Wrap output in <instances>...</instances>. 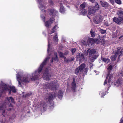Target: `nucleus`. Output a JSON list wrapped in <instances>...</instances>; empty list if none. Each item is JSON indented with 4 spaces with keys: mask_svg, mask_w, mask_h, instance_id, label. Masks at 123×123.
I'll return each mask as SVG.
<instances>
[{
    "mask_svg": "<svg viewBox=\"0 0 123 123\" xmlns=\"http://www.w3.org/2000/svg\"><path fill=\"white\" fill-rule=\"evenodd\" d=\"M96 51L94 49H88L86 52H85V55H86L89 53V55L91 56L92 55H93L96 53Z\"/></svg>",
    "mask_w": 123,
    "mask_h": 123,
    "instance_id": "14",
    "label": "nucleus"
},
{
    "mask_svg": "<svg viewBox=\"0 0 123 123\" xmlns=\"http://www.w3.org/2000/svg\"><path fill=\"white\" fill-rule=\"evenodd\" d=\"M96 59V58H94V59Z\"/></svg>",
    "mask_w": 123,
    "mask_h": 123,
    "instance_id": "53",
    "label": "nucleus"
},
{
    "mask_svg": "<svg viewBox=\"0 0 123 123\" xmlns=\"http://www.w3.org/2000/svg\"><path fill=\"white\" fill-rule=\"evenodd\" d=\"M54 55L55 57H54L52 58L51 62H53V60H54L55 61H58V58L57 57V54L56 53L54 52L52 54V55H49V56H51V55Z\"/></svg>",
    "mask_w": 123,
    "mask_h": 123,
    "instance_id": "18",
    "label": "nucleus"
},
{
    "mask_svg": "<svg viewBox=\"0 0 123 123\" xmlns=\"http://www.w3.org/2000/svg\"><path fill=\"white\" fill-rule=\"evenodd\" d=\"M103 61H104L105 63H108L110 61V60L107 58H102Z\"/></svg>",
    "mask_w": 123,
    "mask_h": 123,
    "instance_id": "25",
    "label": "nucleus"
},
{
    "mask_svg": "<svg viewBox=\"0 0 123 123\" xmlns=\"http://www.w3.org/2000/svg\"><path fill=\"white\" fill-rule=\"evenodd\" d=\"M37 0L38 2L39 3V5H38V7L42 11L41 15V18L42 20L44 22L46 19L48 18L47 16H46L45 17L44 14L46 12V11L44 9L47 8V6L43 4L44 3L43 2L42 0Z\"/></svg>",
    "mask_w": 123,
    "mask_h": 123,
    "instance_id": "4",
    "label": "nucleus"
},
{
    "mask_svg": "<svg viewBox=\"0 0 123 123\" xmlns=\"http://www.w3.org/2000/svg\"><path fill=\"white\" fill-rule=\"evenodd\" d=\"M121 37H120L119 38V39H120L121 38Z\"/></svg>",
    "mask_w": 123,
    "mask_h": 123,
    "instance_id": "51",
    "label": "nucleus"
},
{
    "mask_svg": "<svg viewBox=\"0 0 123 123\" xmlns=\"http://www.w3.org/2000/svg\"><path fill=\"white\" fill-rule=\"evenodd\" d=\"M119 85L120 86L121 85V83L120 82H119Z\"/></svg>",
    "mask_w": 123,
    "mask_h": 123,
    "instance_id": "50",
    "label": "nucleus"
},
{
    "mask_svg": "<svg viewBox=\"0 0 123 123\" xmlns=\"http://www.w3.org/2000/svg\"><path fill=\"white\" fill-rule=\"evenodd\" d=\"M48 2L50 5H52L53 4V2L51 0H49Z\"/></svg>",
    "mask_w": 123,
    "mask_h": 123,
    "instance_id": "39",
    "label": "nucleus"
},
{
    "mask_svg": "<svg viewBox=\"0 0 123 123\" xmlns=\"http://www.w3.org/2000/svg\"><path fill=\"white\" fill-rule=\"evenodd\" d=\"M112 68V65H108V67L107 68L108 74L104 83V85L106 86L108 88H109L112 83V81H111L113 79V75L109 73V71L110 72L111 69Z\"/></svg>",
    "mask_w": 123,
    "mask_h": 123,
    "instance_id": "5",
    "label": "nucleus"
},
{
    "mask_svg": "<svg viewBox=\"0 0 123 123\" xmlns=\"http://www.w3.org/2000/svg\"><path fill=\"white\" fill-rule=\"evenodd\" d=\"M22 96H23L24 97H26V96H27L29 95L28 94H26V95L25 96L24 95V92H22Z\"/></svg>",
    "mask_w": 123,
    "mask_h": 123,
    "instance_id": "38",
    "label": "nucleus"
},
{
    "mask_svg": "<svg viewBox=\"0 0 123 123\" xmlns=\"http://www.w3.org/2000/svg\"><path fill=\"white\" fill-rule=\"evenodd\" d=\"M100 32L102 34H104L106 32V31L105 30L101 29L100 30Z\"/></svg>",
    "mask_w": 123,
    "mask_h": 123,
    "instance_id": "35",
    "label": "nucleus"
},
{
    "mask_svg": "<svg viewBox=\"0 0 123 123\" xmlns=\"http://www.w3.org/2000/svg\"><path fill=\"white\" fill-rule=\"evenodd\" d=\"M86 5V3L85 2H84L83 4H82L80 6V7L81 9H83L85 7Z\"/></svg>",
    "mask_w": 123,
    "mask_h": 123,
    "instance_id": "28",
    "label": "nucleus"
},
{
    "mask_svg": "<svg viewBox=\"0 0 123 123\" xmlns=\"http://www.w3.org/2000/svg\"><path fill=\"white\" fill-rule=\"evenodd\" d=\"M44 32H43V34H44Z\"/></svg>",
    "mask_w": 123,
    "mask_h": 123,
    "instance_id": "52",
    "label": "nucleus"
},
{
    "mask_svg": "<svg viewBox=\"0 0 123 123\" xmlns=\"http://www.w3.org/2000/svg\"><path fill=\"white\" fill-rule=\"evenodd\" d=\"M73 81L72 83V88L73 92L75 91V90L76 87V84L75 82V80L74 78H73Z\"/></svg>",
    "mask_w": 123,
    "mask_h": 123,
    "instance_id": "21",
    "label": "nucleus"
},
{
    "mask_svg": "<svg viewBox=\"0 0 123 123\" xmlns=\"http://www.w3.org/2000/svg\"><path fill=\"white\" fill-rule=\"evenodd\" d=\"M116 3L119 5H120L122 4V2L120 0H116Z\"/></svg>",
    "mask_w": 123,
    "mask_h": 123,
    "instance_id": "34",
    "label": "nucleus"
},
{
    "mask_svg": "<svg viewBox=\"0 0 123 123\" xmlns=\"http://www.w3.org/2000/svg\"><path fill=\"white\" fill-rule=\"evenodd\" d=\"M47 106V104L44 102L41 104L40 107L43 111H45L46 109Z\"/></svg>",
    "mask_w": 123,
    "mask_h": 123,
    "instance_id": "19",
    "label": "nucleus"
},
{
    "mask_svg": "<svg viewBox=\"0 0 123 123\" xmlns=\"http://www.w3.org/2000/svg\"><path fill=\"white\" fill-rule=\"evenodd\" d=\"M56 96V94L53 92L47 94L46 97V101L49 102L50 104V107H54V103L52 100L53 98Z\"/></svg>",
    "mask_w": 123,
    "mask_h": 123,
    "instance_id": "7",
    "label": "nucleus"
},
{
    "mask_svg": "<svg viewBox=\"0 0 123 123\" xmlns=\"http://www.w3.org/2000/svg\"><path fill=\"white\" fill-rule=\"evenodd\" d=\"M93 30L91 29L90 31V34H91V36L93 37H95V33L94 32H93Z\"/></svg>",
    "mask_w": 123,
    "mask_h": 123,
    "instance_id": "31",
    "label": "nucleus"
},
{
    "mask_svg": "<svg viewBox=\"0 0 123 123\" xmlns=\"http://www.w3.org/2000/svg\"><path fill=\"white\" fill-rule=\"evenodd\" d=\"M81 14L83 15H85L87 14V12L86 10V9H83L81 12Z\"/></svg>",
    "mask_w": 123,
    "mask_h": 123,
    "instance_id": "24",
    "label": "nucleus"
},
{
    "mask_svg": "<svg viewBox=\"0 0 123 123\" xmlns=\"http://www.w3.org/2000/svg\"><path fill=\"white\" fill-rule=\"evenodd\" d=\"M88 71V69L87 68H85L83 71H84V72L83 73V74H84L85 75H86Z\"/></svg>",
    "mask_w": 123,
    "mask_h": 123,
    "instance_id": "32",
    "label": "nucleus"
},
{
    "mask_svg": "<svg viewBox=\"0 0 123 123\" xmlns=\"http://www.w3.org/2000/svg\"><path fill=\"white\" fill-rule=\"evenodd\" d=\"M50 70V68L49 67H48L45 68L44 71L43 73L42 76L44 80H49L50 79V75H49V72Z\"/></svg>",
    "mask_w": 123,
    "mask_h": 123,
    "instance_id": "10",
    "label": "nucleus"
},
{
    "mask_svg": "<svg viewBox=\"0 0 123 123\" xmlns=\"http://www.w3.org/2000/svg\"><path fill=\"white\" fill-rule=\"evenodd\" d=\"M71 51L72 54H73L75 52V51H76V49H75V48L72 49H71Z\"/></svg>",
    "mask_w": 123,
    "mask_h": 123,
    "instance_id": "37",
    "label": "nucleus"
},
{
    "mask_svg": "<svg viewBox=\"0 0 123 123\" xmlns=\"http://www.w3.org/2000/svg\"><path fill=\"white\" fill-rule=\"evenodd\" d=\"M100 3L102 6L103 7H106L108 6V3L105 2H103L102 1H100Z\"/></svg>",
    "mask_w": 123,
    "mask_h": 123,
    "instance_id": "22",
    "label": "nucleus"
},
{
    "mask_svg": "<svg viewBox=\"0 0 123 123\" xmlns=\"http://www.w3.org/2000/svg\"><path fill=\"white\" fill-rule=\"evenodd\" d=\"M94 72H95V73H96V72H97V74H98V73H99L98 72V71H96V70H95V71H94Z\"/></svg>",
    "mask_w": 123,
    "mask_h": 123,
    "instance_id": "46",
    "label": "nucleus"
},
{
    "mask_svg": "<svg viewBox=\"0 0 123 123\" xmlns=\"http://www.w3.org/2000/svg\"><path fill=\"white\" fill-rule=\"evenodd\" d=\"M59 56L61 57H63L64 55V54H63L61 52H59Z\"/></svg>",
    "mask_w": 123,
    "mask_h": 123,
    "instance_id": "33",
    "label": "nucleus"
},
{
    "mask_svg": "<svg viewBox=\"0 0 123 123\" xmlns=\"http://www.w3.org/2000/svg\"><path fill=\"white\" fill-rule=\"evenodd\" d=\"M68 53V51H67L64 54L65 55H67Z\"/></svg>",
    "mask_w": 123,
    "mask_h": 123,
    "instance_id": "42",
    "label": "nucleus"
},
{
    "mask_svg": "<svg viewBox=\"0 0 123 123\" xmlns=\"http://www.w3.org/2000/svg\"><path fill=\"white\" fill-rule=\"evenodd\" d=\"M92 68V66H91L90 68V69L91 70V69Z\"/></svg>",
    "mask_w": 123,
    "mask_h": 123,
    "instance_id": "48",
    "label": "nucleus"
},
{
    "mask_svg": "<svg viewBox=\"0 0 123 123\" xmlns=\"http://www.w3.org/2000/svg\"><path fill=\"white\" fill-rule=\"evenodd\" d=\"M111 58L112 61H115V54H114L113 55L111 56Z\"/></svg>",
    "mask_w": 123,
    "mask_h": 123,
    "instance_id": "30",
    "label": "nucleus"
},
{
    "mask_svg": "<svg viewBox=\"0 0 123 123\" xmlns=\"http://www.w3.org/2000/svg\"><path fill=\"white\" fill-rule=\"evenodd\" d=\"M43 86L44 89L49 88L53 90L57 89L58 87V85L57 83L53 81L46 84H44Z\"/></svg>",
    "mask_w": 123,
    "mask_h": 123,
    "instance_id": "6",
    "label": "nucleus"
},
{
    "mask_svg": "<svg viewBox=\"0 0 123 123\" xmlns=\"http://www.w3.org/2000/svg\"><path fill=\"white\" fill-rule=\"evenodd\" d=\"M99 94L101 96V97L102 98L105 95V94L102 91H101L99 92Z\"/></svg>",
    "mask_w": 123,
    "mask_h": 123,
    "instance_id": "29",
    "label": "nucleus"
},
{
    "mask_svg": "<svg viewBox=\"0 0 123 123\" xmlns=\"http://www.w3.org/2000/svg\"><path fill=\"white\" fill-rule=\"evenodd\" d=\"M85 64H84L83 63L78 68H77L75 70V74H78L79 72H81L85 67Z\"/></svg>",
    "mask_w": 123,
    "mask_h": 123,
    "instance_id": "13",
    "label": "nucleus"
},
{
    "mask_svg": "<svg viewBox=\"0 0 123 123\" xmlns=\"http://www.w3.org/2000/svg\"><path fill=\"white\" fill-rule=\"evenodd\" d=\"M49 12L50 16L52 18H58V13L57 11L54 9H50L49 10Z\"/></svg>",
    "mask_w": 123,
    "mask_h": 123,
    "instance_id": "11",
    "label": "nucleus"
},
{
    "mask_svg": "<svg viewBox=\"0 0 123 123\" xmlns=\"http://www.w3.org/2000/svg\"><path fill=\"white\" fill-rule=\"evenodd\" d=\"M90 2L92 3H93L95 1V0H89Z\"/></svg>",
    "mask_w": 123,
    "mask_h": 123,
    "instance_id": "43",
    "label": "nucleus"
},
{
    "mask_svg": "<svg viewBox=\"0 0 123 123\" xmlns=\"http://www.w3.org/2000/svg\"><path fill=\"white\" fill-rule=\"evenodd\" d=\"M62 92L61 91H60L58 95V98L61 99L63 97Z\"/></svg>",
    "mask_w": 123,
    "mask_h": 123,
    "instance_id": "23",
    "label": "nucleus"
},
{
    "mask_svg": "<svg viewBox=\"0 0 123 123\" xmlns=\"http://www.w3.org/2000/svg\"><path fill=\"white\" fill-rule=\"evenodd\" d=\"M99 7L97 2L96 3V6L92 7L90 6L88 9V13L89 15L93 14L96 10L99 9Z\"/></svg>",
    "mask_w": 123,
    "mask_h": 123,
    "instance_id": "9",
    "label": "nucleus"
},
{
    "mask_svg": "<svg viewBox=\"0 0 123 123\" xmlns=\"http://www.w3.org/2000/svg\"><path fill=\"white\" fill-rule=\"evenodd\" d=\"M120 53L121 54L120 55H119V56H120V55H121L123 54V49H122L121 51H120L119 49H118L117 52H116V55L117 54H119Z\"/></svg>",
    "mask_w": 123,
    "mask_h": 123,
    "instance_id": "27",
    "label": "nucleus"
},
{
    "mask_svg": "<svg viewBox=\"0 0 123 123\" xmlns=\"http://www.w3.org/2000/svg\"><path fill=\"white\" fill-rule=\"evenodd\" d=\"M93 20L95 23L98 24L102 22L103 18L101 15L95 16L94 17Z\"/></svg>",
    "mask_w": 123,
    "mask_h": 123,
    "instance_id": "12",
    "label": "nucleus"
},
{
    "mask_svg": "<svg viewBox=\"0 0 123 123\" xmlns=\"http://www.w3.org/2000/svg\"><path fill=\"white\" fill-rule=\"evenodd\" d=\"M14 102L13 98L12 97L7 98H6L4 104L2 105L0 104V112L2 113V115L4 117H5L7 115L6 110V106H8L12 108L13 106L11 104V103Z\"/></svg>",
    "mask_w": 123,
    "mask_h": 123,
    "instance_id": "2",
    "label": "nucleus"
},
{
    "mask_svg": "<svg viewBox=\"0 0 123 123\" xmlns=\"http://www.w3.org/2000/svg\"><path fill=\"white\" fill-rule=\"evenodd\" d=\"M74 57H72L70 59H68L67 60V62H69L73 61L74 60Z\"/></svg>",
    "mask_w": 123,
    "mask_h": 123,
    "instance_id": "36",
    "label": "nucleus"
},
{
    "mask_svg": "<svg viewBox=\"0 0 123 123\" xmlns=\"http://www.w3.org/2000/svg\"><path fill=\"white\" fill-rule=\"evenodd\" d=\"M113 21L114 22H115V17H114L113 19Z\"/></svg>",
    "mask_w": 123,
    "mask_h": 123,
    "instance_id": "45",
    "label": "nucleus"
},
{
    "mask_svg": "<svg viewBox=\"0 0 123 123\" xmlns=\"http://www.w3.org/2000/svg\"><path fill=\"white\" fill-rule=\"evenodd\" d=\"M120 75H121V76H123V72H121L120 73Z\"/></svg>",
    "mask_w": 123,
    "mask_h": 123,
    "instance_id": "44",
    "label": "nucleus"
},
{
    "mask_svg": "<svg viewBox=\"0 0 123 123\" xmlns=\"http://www.w3.org/2000/svg\"><path fill=\"white\" fill-rule=\"evenodd\" d=\"M81 43L82 44L84 45H89V43L88 42V40H87V42H86V41L85 40H83L81 41Z\"/></svg>",
    "mask_w": 123,
    "mask_h": 123,
    "instance_id": "26",
    "label": "nucleus"
},
{
    "mask_svg": "<svg viewBox=\"0 0 123 123\" xmlns=\"http://www.w3.org/2000/svg\"><path fill=\"white\" fill-rule=\"evenodd\" d=\"M77 60L79 61L80 62H82V61L84 59V55L83 54L80 53L76 56Z\"/></svg>",
    "mask_w": 123,
    "mask_h": 123,
    "instance_id": "16",
    "label": "nucleus"
},
{
    "mask_svg": "<svg viewBox=\"0 0 123 123\" xmlns=\"http://www.w3.org/2000/svg\"><path fill=\"white\" fill-rule=\"evenodd\" d=\"M53 56H54V55H53ZM53 57H54V56H53ZM53 57H52V58Z\"/></svg>",
    "mask_w": 123,
    "mask_h": 123,
    "instance_id": "55",
    "label": "nucleus"
},
{
    "mask_svg": "<svg viewBox=\"0 0 123 123\" xmlns=\"http://www.w3.org/2000/svg\"><path fill=\"white\" fill-rule=\"evenodd\" d=\"M11 109H12V108H10L9 109H7V110L8 111H10V110H11Z\"/></svg>",
    "mask_w": 123,
    "mask_h": 123,
    "instance_id": "47",
    "label": "nucleus"
},
{
    "mask_svg": "<svg viewBox=\"0 0 123 123\" xmlns=\"http://www.w3.org/2000/svg\"><path fill=\"white\" fill-rule=\"evenodd\" d=\"M60 12L62 13H64L66 10L64 7L62 6V4L61 3L60 4Z\"/></svg>",
    "mask_w": 123,
    "mask_h": 123,
    "instance_id": "20",
    "label": "nucleus"
},
{
    "mask_svg": "<svg viewBox=\"0 0 123 123\" xmlns=\"http://www.w3.org/2000/svg\"><path fill=\"white\" fill-rule=\"evenodd\" d=\"M49 57H46L38 69L31 73V76L29 74H28L22 76L23 72H22L20 71L18 73L17 72V74H16V77L17 80L18 82V86H22L23 84L22 82L25 83L28 82L31 80H35L38 79L39 77L41 76L40 75V73L47 61L49 59Z\"/></svg>",
    "mask_w": 123,
    "mask_h": 123,
    "instance_id": "1",
    "label": "nucleus"
},
{
    "mask_svg": "<svg viewBox=\"0 0 123 123\" xmlns=\"http://www.w3.org/2000/svg\"><path fill=\"white\" fill-rule=\"evenodd\" d=\"M97 74H96V75H97Z\"/></svg>",
    "mask_w": 123,
    "mask_h": 123,
    "instance_id": "54",
    "label": "nucleus"
},
{
    "mask_svg": "<svg viewBox=\"0 0 123 123\" xmlns=\"http://www.w3.org/2000/svg\"><path fill=\"white\" fill-rule=\"evenodd\" d=\"M1 123H3V121H2V122H1Z\"/></svg>",
    "mask_w": 123,
    "mask_h": 123,
    "instance_id": "49",
    "label": "nucleus"
},
{
    "mask_svg": "<svg viewBox=\"0 0 123 123\" xmlns=\"http://www.w3.org/2000/svg\"><path fill=\"white\" fill-rule=\"evenodd\" d=\"M110 1L111 3L112 4V5H114V2L113 0H110Z\"/></svg>",
    "mask_w": 123,
    "mask_h": 123,
    "instance_id": "40",
    "label": "nucleus"
},
{
    "mask_svg": "<svg viewBox=\"0 0 123 123\" xmlns=\"http://www.w3.org/2000/svg\"><path fill=\"white\" fill-rule=\"evenodd\" d=\"M123 122V117L120 120V122L119 123H122Z\"/></svg>",
    "mask_w": 123,
    "mask_h": 123,
    "instance_id": "41",
    "label": "nucleus"
},
{
    "mask_svg": "<svg viewBox=\"0 0 123 123\" xmlns=\"http://www.w3.org/2000/svg\"><path fill=\"white\" fill-rule=\"evenodd\" d=\"M117 14L119 17L116 20V23L118 24L123 23V11L120 9L117 11Z\"/></svg>",
    "mask_w": 123,
    "mask_h": 123,
    "instance_id": "8",
    "label": "nucleus"
},
{
    "mask_svg": "<svg viewBox=\"0 0 123 123\" xmlns=\"http://www.w3.org/2000/svg\"><path fill=\"white\" fill-rule=\"evenodd\" d=\"M88 42L89 43V45L91 44L92 45L93 44L95 43L98 40L97 39L89 38L88 39Z\"/></svg>",
    "mask_w": 123,
    "mask_h": 123,
    "instance_id": "17",
    "label": "nucleus"
},
{
    "mask_svg": "<svg viewBox=\"0 0 123 123\" xmlns=\"http://www.w3.org/2000/svg\"><path fill=\"white\" fill-rule=\"evenodd\" d=\"M58 28V26L57 25H55L52 30L50 32H49L48 38V48L47 49V52L49 53V51L50 49L51 45L50 40L52 38V37H53V41L56 43L57 44V42L58 41V40L57 36V34L56 33H54V32Z\"/></svg>",
    "mask_w": 123,
    "mask_h": 123,
    "instance_id": "3",
    "label": "nucleus"
},
{
    "mask_svg": "<svg viewBox=\"0 0 123 123\" xmlns=\"http://www.w3.org/2000/svg\"><path fill=\"white\" fill-rule=\"evenodd\" d=\"M49 18V20L46 21L44 23L45 26L47 27H49L50 26L54 20L53 18H51L50 17Z\"/></svg>",
    "mask_w": 123,
    "mask_h": 123,
    "instance_id": "15",
    "label": "nucleus"
}]
</instances>
